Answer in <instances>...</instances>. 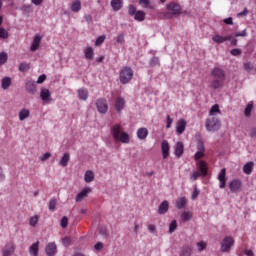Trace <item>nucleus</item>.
I'll return each instance as SVG.
<instances>
[{"label":"nucleus","mask_w":256,"mask_h":256,"mask_svg":"<svg viewBox=\"0 0 256 256\" xmlns=\"http://www.w3.org/2000/svg\"><path fill=\"white\" fill-rule=\"evenodd\" d=\"M211 76L213 77V80L211 82L212 89H221V87H223V85H225L226 75H225L224 69L215 67L211 71Z\"/></svg>","instance_id":"1"},{"label":"nucleus","mask_w":256,"mask_h":256,"mask_svg":"<svg viewBox=\"0 0 256 256\" xmlns=\"http://www.w3.org/2000/svg\"><path fill=\"white\" fill-rule=\"evenodd\" d=\"M111 135L114 141H120V143H129V134L127 132H123V127H121V124H115L112 126Z\"/></svg>","instance_id":"2"},{"label":"nucleus","mask_w":256,"mask_h":256,"mask_svg":"<svg viewBox=\"0 0 256 256\" xmlns=\"http://www.w3.org/2000/svg\"><path fill=\"white\" fill-rule=\"evenodd\" d=\"M166 9L168 11V13H166V17H168V19L179 17V15H182L183 13V8L177 4V2H170L167 4ZM184 13H187V11H184Z\"/></svg>","instance_id":"3"},{"label":"nucleus","mask_w":256,"mask_h":256,"mask_svg":"<svg viewBox=\"0 0 256 256\" xmlns=\"http://www.w3.org/2000/svg\"><path fill=\"white\" fill-rule=\"evenodd\" d=\"M205 128L209 132L219 131L221 129V120L217 116H209L205 121Z\"/></svg>","instance_id":"4"},{"label":"nucleus","mask_w":256,"mask_h":256,"mask_svg":"<svg viewBox=\"0 0 256 256\" xmlns=\"http://www.w3.org/2000/svg\"><path fill=\"white\" fill-rule=\"evenodd\" d=\"M119 79L122 85H127V83H131V80L133 79V69L127 66L123 67L120 70Z\"/></svg>","instance_id":"5"},{"label":"nucleus","mask_w":256,"mask_h":256,"mask_svg":"<svg viewBox=\"0 0 256 256\" xmlns=\"http://www.w3.org/2000/svg\"><path fill=\"white\" fill-rule=\"evenodd\" d=\"M235 246V238L233 236H225L221 241V253H230Z\"/></svg>","instance_id":"6"},{"label":"nucleus","mask_w":256,"mask_h":256,"mask_svg":"<svg viewBox=\"0 0 256 256\" xmlns=\"http://www.w3.org/2000/svg\"><path fill=\"white\" fill-rule=\"evenodd\" d=\"M97 111L100 112L102 115H105L109 109V104H107V99L99 98L96 101Z\"/></svg>","instance_id":"7"},{"label":"nucleus","mask_w":256,"mask_h":256,"mask_svg":"<svg viewBox=\"0 0 256 256\" xmlns=\"http://www.w3.org/2000/svg\"><path fill=\"white\" fill-rule=\"evenodd\" d=\"M243 186V183L239 179H234L229 184V189L231 193H239L241 191V187Z\"/></svg>","instance_id":"8"},{"label":"nucleus","mask_w":256,"mask_h":256,"mask_svg":"<svg viewBox=\"0 0 256 256\" xmlns=\"http://www.w3.org/2000/svg\"><path fill=\"white\" fill-rule=\"evenodd\" d=\"M227 169L223 168L218 174V181L220 182V189H225L227 185Z\"/></svg>","instance_id":"9"},{"label":"nucleus","mask_w":256,"mask_h":256,"mask_svg":"<svg viewBox=\"0 0 256 256\" xmlns=\"http://www.w3.org/2000/svg\"><path fill=\"white\" fill-rule=\"evenodd\" d=\"M187 127V120L186 119H179L178 122L176 123V133L178 135H183L185 133V129Z\"/></svg>","instance_id":"10"},{"label":"nucleus","mask_w":256,"mask_h":256,"mask_svg":"<svg viewBox=\"0 0 256 256\" xmlns=\"http://www.w3.org/2000/svg\"><path fill=\"white\" fill-rule=\"evenodd\" d=\"M40 99H42L44 103H51V101H53V98H51V92L49 91V89H46V88L41 89Z\"/></svg>","instance_id":"11"},{"label":"nucleus","mask_w":256,"mask_h":256,"mask_svg":"<svg viewBox=\"0 0 256 256\" xmlns=\"http://www.w3.org/2000/svg\"><path fill=\"white\" fill-rule=\"evenodd\" d=\"M197 168L199 169L202 177H207V173L209 171V167L207 166V162L205 160H200L196 163Z\"/></svg>","instance_id":"12"},{"label":"nucleus","mask_w":256,"mask_h":256,"mask_svg":"<svg viewBox=\"0 0 256 256\" xmlns=\"http://www.w3.org/2000/svg\"><path fill=\"white\" fill-rule=\"evenodd\" d=\"M183 153H185V145L183 142H177L174 147V155L179 159L183 157Z\"/></svg>","instance_id":"13"},{"label":"nucleus","mask_w":256,"mask_h":256,"mask_svg":"<svg viewBox=\"0 0 256 256\" xmlns=\"http://www.w3.org/2000/svg\"><path fill=\"white\" fill-rule=\"evenodd\" d=\"M46 255L55 256L57 253V244L55 242H50L46 245Z\"/></svg>","instance_id":"14"},{"label":"nucleus","mask_w":256,"mask_h":256,"mask_svg":"<svg viewBox=\"0 0 256 256\" xmlns=\"http://www.w3.org/2000/svg\"><path fill=\"white\" fill-rule=\"evenodd\" d=\"M161 149L163 159H167L169 157V151L171 149V146H169V142L167 140L162 141Z\"/></svg>","instance_id":"15"},{"label":"nucleus","mask_w":256,"mask_h":256,"mask_svg":"<svg viewBox=\"0 0 256 256\" xmlns=\"http://www.w3.org/2000/svg\"><path fill=\"white\" fill-rule=\"evenodd\" d=\"M3 256H10L15 253V244L14 243H8L6 246L3 248Z\"/></svg>","instance_id":"16"},{"label":"nucleus","mask_w":256,"mask_h":256,"mask_svg":"<svg viewBox=\"0 0 256 256\" xmlns=\"http://www.w3.org/2000/svg\"><path fill=\"white\" fill-rule=\"evenodd\" d=\"M191 255H193V246L189 244L182 246L180 250V256H191Z\"/></svg>","instance_id":"17"},{"label":"nucleus","mask_w":256,"mask_h":256,"mask_svg":"<svg viewBox=\"0 0 256 256\" xmlns=\"http://www.w3.org/2000/svg\"><path fill=\"white\" fill-rule=\"evenodd\" d=\"M115 109L117 113H121L123 109H125V98L123 97H118L115 102Z\"/></svg>","instance_id":"18"},{"label":"nucleus","mask_w":256,"mask_h":256,"mask_svg":"<svg viewBox=\"0 0 256 256\" xmlns=\"http://www.w3.org/2000/svg\"><path fill=\"white\" fill-rule=\"evenodd\" d=\"M41 39L42 37L40 35H36L32 41L30 51L35 52L37 49H39V45H41Z\"/></svg>","instance_id":"19"},{"label":"nucleus","mask_w":256,"mask_h":256,"mask_svg":"<svg viewBox=\"0 0 256 256\" xmlns=\"http://www.w3.org/2000/svg\"><path fill=\"white\" fill-rule=\"evenodd\" d=\"M167 211H169V201L164 200L158 208V213L159 215H165V213H167Z\"/></svg>","instance_id":"20"},{"label":"nucleus","mask_w":256,"mask_h":256,"mask_svg":"<svg viewBox=\"0 0 256 256\" xmlns=\"http://www.w3.org/2000/svg\"><path fill=\"white\" fill-rule=\"evenodd\" d=\"M91 193V188H84L80 193H78L76 197V203H79V201H83L87 195Z\"/></svg>","instance_id":"21"},{"label":"nucleus","mask_w":256,"mask_h":256,"mask_svg":"<svg viewBox=\"0 0 256 256\" xmlns=\"http://www.w3.org/2000/svg\"><path fill=\"white\" fill-rule=\"evenodd\" d=\"M110 5L113 11H121L123 8V0H111Z\"/></svg>","instance_id":"22"},{"label":"nucleus","mask_w":256,"mask_h":256,"mask_svg":"<svg viewBox=\"0 0 256 256\" xmlns=\"http://www.w3.org/2000/svg\"><path fill=\"white\" fill-rule=\"evenodd\" d=\"M255 167V163L253 162H247L244 166H243V173H245V175H251V173H253V168Z\"/></svg>","instance_id":"23"},{"label":"nucleus","mask_w":256,"mask_h":256,"mask_svg":"<svg viewBox=\"0 0 256 256\" xmlns=\"http://www.w3.org/2000/svg\"><path fill=\"white\" fill-rule=\"evenodd\" d=\"M180 219L182 223H187L188 221H191V219H193V213L189 211H184L180 215Z\"/></svg>","instance_id":"24"},{"label":"nucleus","mask_w":256,"mask_h":256,"mask_svg":"<svg viewBox=\"0 0 256 256\" xmlns=\"http://www.w3.org/2000/svg\"><path fill=\"white\" fill-rule=\"evenodd\" d=\"M147 135H149V130H147V128H139L137 130L138 139H141V140L147 139Z\"/></svg>","instance_id":"25"},{"label":"nucleus","mask_w":256,"mask_h":256,"mask_svg":"<svg viewBox=\"0 0 256 256\" xmlns=\"http://www.w3.org/2000/svg\"><path fill=\"white\" fill-rule=\"evenodd\" d=\"M29 253L32 256H38L39 255V241L32 244L29 248Z\"/></svg>","instance_id":"26"},{"label":"nucleus","mask_w":256,"mask_h":256,"mask_svg":"<svg viewBox=\"0 0 256 256\" xmlns=\"http://www.w3.org/2000/svg\"><path fill=\"white\" fill-rule=\"evenodd\" d=\"M85 183H92L95 180V173L91 170H87L84 175Z\"/></svg>","instance_id":"27"},{"label":"nucleus","mask_w":256,"mask_h":256,"mask_svg":"<svg viewBox=\"0 0 256 256\" xmlns=\"http://www.w3.org/2000/svg\"><path fill=\"white\" fill-rule=\"evenodd\" d=\"M186 206H187V198L181 197L176 200L177 209H185Z\"/></svg>","instance_id":"28"},{"label":"nucleus","mask_w":256,"mask_h":256,"mask_svg":"<svg viewBox=\"0 0 256 256\" xmlns=\"http://www.w3.org/2000/svg\"><path fill=\"white\" fill-rule=\"evenodd\" d=\"M70 9L72 13H79L81 11V1L76 0L72 2Z\"/></svg>","instance_id":"29"},{"label":"nucleus","mask_w":256,"mask_h":256,"mask_svg":"<svg viewBox=\"0 0 256 256\" xmlns=\"http://www.w3.org/2000/svg\"><path fill=\"white\" fill-rule=\"evenodd\" d=\"M26 91L28 93H35L37 91V84L34 81H28L26 83Z\"/></svg>","instance_id":"30"},{"label":"nucleus","mask_w":256,"mask_h":256,"mask_svg":"<svg viewBox=\"0 0 256 256\" xmlns=\"http://www.w3.org/2000/svg\"><path fill=\"white\" fill-rule=\"evenodd\" d=\"M84 55H85L86 59H88L89 61H93V57L95 55V52L93 51L92 47H87L84 50Z\"/></svg>","instance_id":"31"},{"label":"nucleus","mask_w":256,"mask_h":256,"mask_svg":"<svg viewBox=\"0 0 256 256\" xmlns=\"http://www.w3.org/2000/svg\"><path fill=\"white\" fill-rule=\"evenodd\" d=\"M71 160V156L69 155V153H65L60 162L59 165H61V167H67V165H69V161Z\"/></svg>","instance_id":"32"},{"label":"nucleus","mask_w":256,"mask_h":256,"mask_svg":"<svg viewBox=\"0 0 256 256\" xmlns=\"http://www.w3.org/2000/svg\"><path fill=\"white\" fill-rule=\"evenodd\" d=\"M29 115H31V111H29V109L24 108L19 112V120L25 121V119H28Z\"/></svg>","instance_id":"33"},{"label":"nucleus","mask_w":256,"mask_h":256,"mask_svg":"<svg viewBox=\"0 0 256 256\" xmlns=\"http://www.w3.org/2000/svg\"><path fill=\"white\" fill-rule=\"evenodd\" d=\"M78 97H79V99H81V101H87V99H89V91H87L85 89H79Z\"/></svg>","instance_id":"34"},{"label":"nucleus","mask_w":256,"mask_h":256,"mask_svg":"<svg viewBox=\"0 0 256 256\" xmlns=\"http://www.w3.org/2000/svg\"><path fill=\"white\" fill-rule=\"evenodd\" d=\"M134 19L135 21H145V13L143 12V10H138L135 15H134Z\"/></svg>","instance_id":"35"},{"label":"nucleus","mask_w":256,"mask_h":256,"mask_svg":"<svg viewBox=\"0 0 256 256\" xmlns=\"http://www.w3.org/2000/svg\"><path fill=\"white\" fill-rule=\"evenodd\" d=\"M215 113H221V110L219 109V105L215 104L211 107L209 111V117H217Z\"/></svg>","instance_id":"36"},{"label":"nucleus","mask_w":256,"mask_h":256,"mask_svg":"<svg viewBox=\"0 0 256 256\" xmlns=\"http://www.w3.org/2000/svg\"><path fill=\"white\" fill-rule=\"evenodd\" d=\"M2 89L6 90L8 87H11V78L10 77H4L2 79Z\"/></svg>","instance_id":"37"},{"label":"nucleus","mask_w":256,"mask_h":256,"mask_svg":"<svg viewBox=\"0 0 256 256\" xmlns=\"http://www.w3.org/2000/svg\"><path fill=\"white\" fill-rule=\"evenodd\" d=\"M196 247H197L199 253H201V252L205 251V249H207V242H205V241L197 242Z\"/></svg>","instance_id":"38"},{"label":"nucleus","mask_w":256,"mask_h":256,"mask_svg":"<svg viewBox=\"0 0 256 256\" xmlns=\"http://www.w3.org/2000/svg\"><path fill=\"white\" fill-rule=\"evenodd\" d=\"M212 41H214V43L221 44V43H225V38H224V36H221L219 34H215L212 37Z\"/></svg>","instance_id":"39"},{"label":"nucleus","mask_w":256,"mask_h":256,"mask_svg":"<svg viewBox=\"0 0 256 256\" xmlns=\"http://www.w3.org/2000/svg\"><path fill=\"white\" fill-rule=\"evenodd\" d=\"M37 223H39V216L38 215L32 216L29 220V225L31 227H37Z\"/></svg>","instance_id":"40"},{"label":"nucleus","mask_w":256,"mask_h":256,"mask_svg":"<svg viewBox=\"0 0 256 256\" xmlns=\"http://www.w3.org/2000/svg\"><path fill=\"white\" fill-rule=\"evenodd\" d=\"M251 111H253V104L249 103V104H247V106L244 110L245 117H251Z\"/></svg>","instance_id":"41"},{"label":"nucleus","mask_w":256,"mask_h":256,"mask_svg":"<svg viewBox=\"0 0 256 256\" xmlns=\"http://www.w3.org/2000/svg\"><path fill=\"white\" fill-rule=\"evenodd\" d=\"M57 207V198H52L49 201V210L55 211V208Z\"/></svg>","instance_id":"42"},{"label":"nucleus","mask_w":256,"mask_h":256,"mask_svg":"<svg viewBox=\"0 0 256 256\" xmlns=\"http://www.w3.org/2000/svg\"><path fill=\"white\" fill-rule=\"evenodd\" d=\"M7 59H8L7 53L5 52L0 53V67L7 63Z\"/></svg>","instance_id":"43"},{"label":"nucleus","mask_w":256,"mask_h":256,"mask_svg":"<svg viewBox=\"0 0 256 256\" xmlns=\"http://www.w3.org/2000/svg\"><path fill=\"white\" fill-rule=\"evenodd\" d=\"M29 69H30V65L25 62L21 63L19 66V71H21L22 73L29 71Z\"/></svg>","instance_id":"44"},{"label":"nucleus","mask_w":256,"mask_h":256,"mask_svg":"<svg viewBox=\"0 0 256 256\" xmlns=\"http://www.w3.org/2000/svg\"><path fill=\"white\" fill-rule=\"evenodd\" d=\"M105 39H106L105 35L99 36L95 41L96 47L103 45V43H105Z\"/></svg>","instance_id":"45"},{"label":"nucleus","mask_w":256,"mask_h":256,"mask_svg":"<svg viewBox=\"0 0 256 256\" xmlns=\"http://www.w3.org/2000/svg\"><path fill=\"white\" fill-rule=\"evenodd\" d=\"M60 225H61L62 229H67V225H69V218H67V216H64L61 219Z\"/></svg>","instance_id":"46"},{"label":"nucleus","mask_w":256,"mask_h":256,"mask_svg":"<svg viewBox=\"0 0 256 256\" xmlns=\"http://www.w3.org/2000/svg\"><path fill=\"white\" fill-rule=\"evenodd\" d=\"M139 5H144L145 8L153 9L149 0H139Z\"/></svg>","instance_id":"47"},{"label":"nucleus","mask_w":256,"mask_h":256,"mask_svg":"<svg viewBox=\"0 0 256 256\" xmlns=\"http://www.w3.org/2000/svg\"><path fill=\"white\" fill-rule=\"evenodd\" d=\"M136 13H137V7H135L134 5H130L128 7V15L133 17Z\"/></svg>","instance_id":"48"},{"label":"nucleus","mask_w":256,"mask_h":256,"mask_svg":"<svg viewBox=\"0 0 256 256\" xmlns=\"http://www.w3.org/2000/svg\"><path fill=\"white\" fill-rule=\"evenodd\" d=\"M177 229V220H173L169 225V233H174Z\"/></svg>","instance_id":"49"},{"label":"nucleus","mask_w":256,"mask_h":256,"mask_svg":"<svg viewBox=\"0 0 256 256\" xmlns=\"http://www.w3.org/2000/svg\"><path fill=\"white\" fill-rule=\"evenodd\" d=\"M199 177H203V174L199 171H194L193 174L191 175L192 181H197Z\"/></svg>","instance_id":"50"},{"label":"nucleus","mask_w":256,"mask_h":256,"mask_svg":"<svg viewBox=\"0 0 256 256\" xmlns=\"http://www.w3.org/2000/svg\"><path fill=\"white\" fill-rule=\"evenodd\" d=\"M9 37V32L5 28H0V39H7Z\"/></svg>","instance_id":"51"},{"label":"nucleus","mask_w":256,"mask_h":256,"mask_svg":"<svg viewBox=\"0 0 256 256\" xmlns=\"http://www.w3.org/2000/svg\"><path fill=\"white\" fill-rule=\"evenodd\" d=\"M230 53L233 55V57H239V55H241L243 52L239 48H234L230 51Z\"/></svg>","instance_id":"52"},{"label":"nucleus","mask_w":256,"mask_h":256,"mask_svg":"<svg viewBox=\"0 0 256 256\" xmlns=\"http://www.w3.org/2000/svg\"><path fill=\"white\" fill-rule=\"evenodd\" d=\"M244 69L245 71H247V73H251V71H253V64H251V62L245 63Z\"/></svg>","instance_id":"53"},{"label":"nucleus","mask_w":256,"mask_h":256,"mask_svg":"<svg viewBox=\"0 0 256 256\" xmlns=\"http://www.w3.org/2000/svg\"><path fill=\"white\" fill-rule=\"evenodd\" d=\"M203 157H205V152H200V151H198V152L194 155L195 161H199V159H203Z\"/></svg>","instance_id":"54"},{"label":"nucleus","mask_w":256,"mask_h":256,"mask_svg":"<svg viewBox=\"0 0 256 256\" xmlns=\"http://www.w3.org/2000/svg\"><path fill=\"white\" fill-rule=\"evenodd\" d=\"M167 124H166V129H171V125H173V118L171 116H167L166 118Z\"/></svg>","instance_id":"55"},{"label":"nucleus","mask_w":256,"mask_h":256,"mask_svg":"<svg viewBox=\"0 0 256 256\" xmlns=\"http://www.w3.org/2000/svg\"><path fill=\"white\" fill-rule=\"evenodd\" d=\"M235 37H247V29H244L241 32H236Z\"/></svg>","instance_id":"56"},{"label":"nucleus","mask_w":256,"mask_h":256,"mask_svg":"<svg viewBox=\"0 0 256 256\" xmlns=\"http://www.w3.org/2000/svg\"><path fill=\"white\" fill-rule=\"evenodd\" d=\"M50 157H51V153L46 152V153H44V154L41 156L40 161H47Z\"/></svg>","instance_id":"57"},{"label":"nucleus","mask_w":256,"mask_h":256,"mask_svg":"<svg viewBox=\"0 0 256 256\" xmlns=\"http://www.w3.org/2000/svg\"><path fill=\"white\" fill-rule=\"evenodd\" d=\"M199 197V189H197V186H194V190L192 193V199H197Z\"/></svg>","instance_id":"58"},{"label":"nucleus","mask_w":256,"mask_h":256,"mask_svg":"<svg viewBox=\"0 0 256 256\" xmlns=\"http://www.w3.org/2000/svg\"><path fill=\"white\" fill-rule=\"evenodd\" d=\"M45 79H47V76L45 74H42L38 77L37 83L41 85V83L45 82Z\"/></svg>","instance_id":"59"},{"label":"nucleus","mask_w":256,"mask_h":256,"mask_svg":"<svg viewBox=\"0 0 256 256\" xmlns=\"http://www.w3.org/2000/svg\"><path fill=\"white\" fill-rule=\"evenodd\" d=\"M116 41H117L118 43H125V35L119 34V35L117 36V38H116Z\"/></svg>","instance_id":"60"},{"label":"nucleus","mask_w":256,"mask_h":256,"mask_svg":"<svg viewBox=\"0 0 256 256\" xmlns=\"http://www.w3.org/2000/svg\"><path fill=\"white\" fill-rule=\"evenodd\" d=\"M223 23H225L226 25H233V18L231 17L225 18L223 20Z\"/></svg>","instance_id":"61"},{"label":"nucleus","mask_w":256,"mask_h":256,"mask_svg":"<svg viewBox=\"0 0 256 256\" xmlns=\"http://www.w3.org/2000/svg\"><path fill=\"white\" fill-rule=\"evenodd\" d=\"M94 249H96V251H101V249H103V243L98 242L94 245Z\"/></svg>","instance_id":"62"},{"label":"nucleus","mask_w":256,"mask_h":256,"mask_svg":"<svg viewBox=\"0 0 256 256\" xmlns=\"http://www.w3.org/2000/svg\"><path fill=\"white\" fill-rule=\"evenodd\" d=\"M198 151L205 153V145L203 144V142H200L198 144Z\"/></svg>","instance_id":"63"},{"label":"nucleus","mask_w":256,"mask_h":256,"mask_svg":"<svg viewBox=\"0 0 256 256\" xmlns=\"http://www.w3.org/2000/svg\"><path fill=\"white\" fill-rule=\"evenodd\" d=\"M250 137H256V128H251L249 131Z\"/></svg>","instance_id":"64"}]
</instances>
